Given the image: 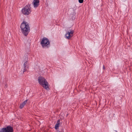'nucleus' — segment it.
I'll list each match as a JSON object with an SVG mask.
<instances>
[{
  "label": "nucleus",
  "mask_w": 132,
  "mask_h": 132,
  "mask_svg": "<svg viewBox=\"0 0 132 132\" xmlns=\"http://www.w3.org/2000/svg\"><path fill=\"white\" fill-rule=\"evenodd\" d=\"M21 32L25 36H26L29 32L30 29L28 24L26 22L22 23L20 26Z\"/></svg>",
  "instance_id": "f257e3e1"
},
{
  "label": "nucleus",
  "mask_w": 132,
  "mask_h": 132,
  "mask_svg": "<svg viewBox=\"0 0 132 132\" xmlns=\"http://www.w3.org/2000/svg\"><path fill=\"white\" fill-rule=\"evenodd\" d=\"M38 80L39 84L44 88L47 90H48V84L46 79L43 77H39Z\"/></svg>",
  "instance_id": "f03ea898"
},
{
  "label": "nucleus",
  "mask_w": 132,
  "mask_h": 132,
  "mask_svg": "<svg viewBox=\"0 0 132 132\" xmlns=\"http://www.w3.org/2000/svg\"><path fill=\"white\" fill-rule=\"evenodd\" d=\"M40 44L42 47L44 48H48L50 46V42L49 40L46 38H43Z\"/></svg>",
  "instance_id": "7ed1b4c3"
},
{
  "label": "nucleus",
  "mask_w": 132,
  "mask_h": 132,
  "mask_svg": "<svg viewBox=\"0 0 132 132\" xmlns=\"http://www.w3.org/2000/svg\"><path fill=\"white\" fill-rule=\"evenodd\" d=\"M31 11V8L27 5L22 10V13L26 15H29L30 14Z\"/></svg>",
  "instance_id": "20e7f679"
},
{
  "label": "nucleus",
  "mask_w": 132,
  "mask_h": 132,
  "mask_svg": "<svg viewBox=\"0 0 132 132\" xmlns=\"http://www.w3.org/2000/svg\"><path fill=\"white\" fill-rule=\"evenodd\" d=\"M74 31L72 30H69L65 34V38L67 39H69L73 36V34Z\"/></svg>",
  "instance_id": "39448f33"
},
{
  "label": "nucleus",
  "mask_w": 132,
  "mask_h": 132,
  "mask_svg": "<svg viewBox=\"0 0 132 132\" xmlns=\"http://www.w3.org/2000/svg\"><path fill=\"white\" fill-rule=\"evenodd\" d=\"M1 129L4 132H13V127L10 126H7L6 128H3Z\"/></svg>",
  "instance_id": "423d86ee"
},
{
  "label": "nucleus",
  "mask_w": 132,
  "mask_h": 132,
  "mask_svg": "<svg viewBox=\"0 0 132 132\" xmlns=\"http://www.w3.org/2000/svg\"><path fill=\"white\" fill-rule=\"evenodd\" d=\"M39 0H34L32 2V4L34 7L36 8L38 7L39 4Z\"/></svg>",
  "instance_id": "0eeeda50"
},
{
  "label": "nucleus",
  "mask_w": 132,
  "mask_h": 132,
  "mask_svg": "<svg viewBox=\"0 0 132 132\" xmlns=\"http://www.w3.org/2000/svg\"><path fill=\"white\" fill-rule=\"evenodd\" d=\"M27 63V61H26L24 62L23 64V72L26 71L27 70L26 68L28 67Z\"/></svg>",
  "instance_id": "6e6552de"
},
{
  "label": "nucleus",
  "mask_w": 132,
  "mask_h": 132,
  "mask_svg": "<svg viewBox=\"0 0 132 132\" xmlns=\"http://www.w3.org/2000/svg\"><path fill=\"white\" fill-rule=\"evenodd\" d=\"M60 120H58L57 121V123L55 125V128L56 129H58V128L60 126Z\"/></svg>",
  "instance_id": "1a4fd4ad"
},
{
  "label": "nucleus",
  "mask_w": 132,
  "mask_h": 132,
  "mask_svg": "<svg viewBox=\"0 0 132 132\" xmlns=\"http://www.w3.org/2000/svg\"><path fill=\"white\" fill-rule=\"evenodd\" d=\"M27 100H26L24 101L20 105V109H22L25 105L26 103L27 102Z\"/></svg>",
  "instance_id": "9d476101"
},
{
  "label": "nucleus",
  "mask_w": 132,
  "mask_h": 132,
  "mask_svg": "<svg viewBox=\"0 0 132 132\" xmlns=\"http://www.w3.org/2000/svg\"><path fill=\"white\" fill-rule=\"evenodd\" d=\"M78 1L80 3H81L83 2L84 0H78Z\"/></svg>",
  "instance_id": "9b49d317"
},
{
  "label": "nucleus",
  "mask_w": 132,
  "mask_h": 132,
  "mask_svg": "<svg viewBox=\"0 0 132 132\" xmlns=\"http://www.w3.org/2000/svg\"><path fill=\"white\" fill-rule=\"evenodd\" d=\"M108 1L110 3H112L113 2L112 0H108Z\"/></svg>",
  "instance_id": "f8f14e48"
},
{
  "label": "nucleus",
  "mask_w": 132,
  "mask_h": 132,
  "mask_svg": "<svg viewBox=\"0 0 132 132\" xmlns=\"http://www.w3.org/2000/svg\"><path fill=\"white\" fill-rule=\"evenodd\" d=\"M0 132H4V131H3L2 129H1L0 130Z\"/></svg>",
  "instance_id": "ddd939ff"
},
{
  "label": "nucleus",
  "mask_w": 132,
  "mask_h": 132,
  "mask_svg": "<svg viewBox=\"0 0 132 132\" xmlns=\"http://www.w3.org/2000/svg\"><path fill=\"white\" fill-rule=\"evenodd\" d=\"M105 67H104V66H103V69L104 70V69H105Z\"/></svg>",
  "instance_id": "4468645a"
}]
</instances>
